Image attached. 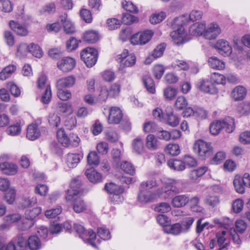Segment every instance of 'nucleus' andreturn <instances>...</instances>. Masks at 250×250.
<instances>
[{
	"mask_svg": "<svg viewBox=\"0 0 250 250\" xmlns=\"http://www.w3.org/2000/svg\"><path fill=\"white\" fill-rule=\"evenodd\" d=\"M108 96H109L108 94V90L105 87H102L100 94L96 98L97 104H103L107 100Z\"/></svg>",
	"mask_w": 250,
	"mask_h": 250,
	"instance_id": "6e6d98bb",
	"label": "nucleus"
},
{
	"mask_svg": "<svg viewBox=\"0 0 250 250\" xmlns=\"http://www.w3.org/2000/svg\"><path fill=\"white\" fill-rule=\"evenodd\" d=\"M165 231L167 233L178 235L183 232L182 227L180 223H175L171 226L166 227Z\"/></svg>",
	"mask_w": 250,
	"mask_h": 250,
	"instance_id": "72a5a7b5",
	"label": "nucleus"
},
{
	"mask_svg": "<svg viewBox=\"0 0 250 250\" xmlns=\"http://www.w3.org/2000/svg\"><path fill=\"white\" fill-rule=\"evenodd\" d=\"M187 23V16H180L173 20L172 27L175 30L171 32L170 37L174 44L179 45L187 42V34L185 31L184 27Z\"/></svg>",
	"mask_w": 250,
	"mask_h": 250,
	"instance_id": "f257e3e1",
	"label": "nucleus"
},
{
	"mask_svg": "<svg viewBox=\"0 0 250 250\" xmlns=\"http://www.w3.org/2000/svg\"><path fill=\"white\" fill-rule=\"evenodd\" d=\"M28 247L30 250H39L42 247L40 239L36 235H32L27 239Z\"/></svg>",
	"mask_w": 250,
	"mask_h": 250,
	"instance_id": "c85d7f7f",
	"label": "nucleus"
},
{
	"mask_svg": "<svg viewBox=\"0 0 250 250\" xmlns=\"http://www.w3.org/2000/svg\"><path fill=\"white\" fill-rule=\"evenodd\" d=\"M48 120L50 125L53 127H58L61 123L60 117L55 113H50Z\"/></svg>",
	"mask_w": 250,
	"mask_h": 250,
	"instance_id": "603ef678",
	"label": "nucleus"
},
{
	"mask_svg": "<svg viewBox=\"0 0 250 250\" xmlns=\"http://www.w3.org/2000/svg\"><path fill=\"white\" fill-rule=\"evenodd\" d=\"M143 82L147 91L151 94L155 92V83L152 78L149 75H145L143 77Z\"/></svg>",
	"mask_w": 250,
	"mask_h": 250,
	"instance_id": "7c9ffc66",
	"label": "nucleus"
},
{
	"mask_svg": "<svg viewBox=\"0 0 250 250\" xmlns=\"http://www.w3.org/2000/svg\"><path fill=\"white\" fill-rule=\"evenodd\" d=\"M133 151L137 154H141L144 152V146L142 139L138 137L132 143Z\"/></svg>",
	"mask_w": 250,
	"mask_h": 250,
	"instance_id": "c756f323",
	"label": "nucleus"
},
{
	"mask_svg": "<svg viewBox=\"0 0 250 250\" xmlns=\"http://www.w3.org/2000/svg\"><path fill=\"white\" fill-rule=\"evenodd\" d=\"M158 186L156 180L154 179L148 180L146 181L142 182L140 186L141 189L149 190L156 187Z\"/></svg>",
	"mask_w": 250,
	"mask_h": 250,
	"instance_id": "8fccbe9b",
	"label": "nucleus"
},
{
	"mask_svg": "<svg viewBox=\"0 0 250 250\" xmlns=\"http://www.w3.org/2000/svg\"><path fill=\"white\" fill-rule=\"evenodd\" d=\"M37 203V200L35 197H25L22 200L21 205L24 208H29L34 206Z\"/></svg>",
	"mask_w": 250,
	"mask_h": 250,
	"instance_id": "e2e57ef3",
	"label": "nucleus"
},
{
	"mask_svg": "<svg viewBox=\"0 0 250 250\" xmlns=\"http://www.w3.org/2000/svg\"><path fill=\"white\" fill-rule=\"evenodd\" d=\"M104 188L108 193L113 194L116 197L124 193L125 191L122 186L117 185L113 183L106 184Z\"/></svg>",
	"mask_w": 250,
	"mask_h": 250,
	"instance_id": "412c9836",
	"label": "nucleus"
},
{
	"mask_svg": "<svg viewBox=\"0 0 250 250\" xmlns=\"http://www.w3.org/2000/svg\"><path fill=\"white\" fill-rule=\"evenodd\" d=\"M139 19L137 17L129 13H124L122 16V22L126 25H130L133 23L138 22Z\"/></svg>",
	"mask_w": 250,
	"mask_h": 250,
	"instance_id": "49530a36",
	"label": "nucleus"
},
{
	"mask_svg": "<svg viewBox=\"0 0 250 250\" xmlns=\"http://www.w3.org/2000/svg\"><path fill=\"white\" fill-rule=\"evenodd\" d=\"M7 87L14 97H17L21 95V92L20 88L14 83L12 82L8 83L7 84Z\"/></svg>",
	"mask_w": 250,
	"mask_h": 250,
	"instance_id": "bf43d9fd",
	"label": "nucleus"
},
{
	"mask_svg": "<svg viewBox=\"0 0 250 250\" xmlns=\"http://www.w3.org/2000/svg\"><path fill=\"white\" fill-rule=\"evenodd\" d=\"M83 157L79 154L68 153L66 157L65 163L70 168L75 167Z\"/></svg>",
	"mask_w": 250,
	"mask_h": 250,
	"instance_id": "f3484780",
	"label": "nucleus"
},
{
	"mask_svg": "<svg viewBox=\"0 0 250 250\" xmlns=\"http://www.w3.org/2000/svg\"><path fill=\"white\" fill-rule=\"evenodd\" d=\"M16 250H27L28 245L27 238L22 235H19L12 240Z\"/></svg>",
	"mask_w": 250,
	"mask_h": 250,
	"instance_id": "6ab92c4d",
	"label": "nucleus"
},
{
	"mask_svg": "<svg viewBox=\"0 0 250 250\" xmlns=\"http://www.w3.org/2000/svg\"><path fill=\"white\" fill-rule=\"evenodd\" d=\"M69 202L73 203V208L76 213H80L86 209V206L83 200L79 196L75 197Z\"/></svg>",
	"mask_w": 250,
	"mask_h": 250,
	"instance_id": "5701e85b",
	"label": "nucleus"
},
{
	"mask_svg": "<svg viewBox=\"0 0 250 250\" xmlns=\"http://www.w3.org/2000/svg\"><path fill=\"white\" fill-rule=\"evenodd\" d=\"M177 94V90L174 87L168 86L164 90V96L167 100H173Z\"/></svg>",
	"mask_w": 250,
	"mask_h": 250,
	"instance_id": "79ce46f5",
	"label": "nucleus"
},
{
	"mask_svg": "<svg viewBox=\"0 0 250 250\" xmlns=\"http://www.w3.org/2000/svg\"><path fill=\"white\" fill-rule=\"evenodd\" d=\"M233 185L236 191L239 193L243 194L245 192V187L243 186L242 181V177L236 175L233 180Z\"/></svg>",
	"mask_w": 250,
	"mask_h": 250,
	"instance_id": "e433bc0d",
	"label": "nucleus"
},
{
	"mask_svg": "<svg viewBox=\"0 0 250 250\" xmlns=\"http://www.w3.org/2000/svg\"><path fill=\"white\" fill-rule=\"evenodd\" d=\"M168 166L175 170L182 171L185 169L186 166L184 161L177 159H171L167 161Z\"/></svg>",
	"mask_w": 250,
	"mask_h": 250,
	"instance_id": "2f4dec72",
	"label": "nucleus"
},
{
	"mask_svg": "<svg viewBox=\"0 0 250 250\" xmlns=\"http://www.w3.org/2000/svg\"><path fill=\"white\" fill-rule=\"evenodd\" d=\"M194 151L202 159L209 157L212 154L213 148L210 143L203 140H198L194 144Z\"/></svg>",
	"mask_w": 250,
	"mask_h": 250,
	"instance_id": "39448f33",
	"label": "nucleus"
},
{
	"mask_svg": "<svg viewBox=\"0 0 250 250\" xmlns=\"http://www.w3.org/2000/svg\"><path fill=\"white\" fill-rule=\"evenodd\" d=\"M188 105V102L185 97L180 96L177 97L174 104V106L177 110H183Z\"/></svg>",
	"mask_w": 250,
	"mask_h": 250,
	"instance_id": "4c0bfd02",
	"label": "nucleus"
},
{
	"mask_svg": "<svg viewBox=\"0 0 250 250\" xmlns=\"http://www.w3.org/2000/svg\"><path fill=\"white\" fill-rule=\"evenodd\" d=\"M221 33V29L216 23H210L205 30L204 33V37L208 40L215 39Z\"/></svg>",
	"mask_w": 250,
	"mask_h": 250,
	"instance_id": "f8f14e48",
	"label": "nucleus"
},
{
	"mask_svg": "<svg viewBox=\"0 0 250 250\" xmlns=\"http://www.w3.org/2000/svg\"><path fill=\"white\" fill-rule=\"evenodd\" d=\"M41 132L37 124H31L27 128L26 137L30 140H35L38 138Z\"/></svg>",
	"mask_w": 250,
	"mask_h": 250,
	"instance_id": "aec40b11",
	"label": "nucleus"
},
{
	"mask_svg": "<svg viewBox=\"0 0 250 250\" xmlns=\"http://www.w3.org/2000/svg\"><path fill=\"white\" fill-rule=\"evenodd\" d=\"M41 212L42 208L40 207L26 209L25 212V218L32 221V220L39 215Z\"/></svg>",
	"mask_w": 250,
	"mask_h": 250,
	"instance_id": "c9c22d12",
	"label": "nucleus"
},
{
	"mask_svg": "<svg viewBox=\"0 0 250 250\" xmlns=\"http://www.w3.org/2000/svg\"><path fill=\"white\" fill-rule=\"evenodd\" d=\"M83 39L86 42L93 43L99 40V34L95 30H87L83 34Z\"/></svg>",
	"mask_w": 250,
	"mask_h": 250,
	"instance_id": "cd10ccee",
	"label": "nucleus"
},
{
	"mask_svg": "<svg viewBox=\"0 0 250 250\" xmlns=\"http://www.w3.org/2000/svg\"><path fill=\"white\" fill-rule=\"evenodd\" d=\"M0 169L3 173L7 175H14L18 171V167L16 164L8 162L0 164Z\"/></svg>",
	"mask_w": 250,
	"mask_h": 250,
	"instance_id": "dca6fc26",
	"label": "nucleus"
},
{
	"mask_svg": "<svg viewBox=\"0 0 250 250\" xmlns=\"http://www.w3.org/2000/svg\"><path fill=\"white\" fill-rule=\"evenodd\" d=\"M16 69V66L14 65H9L5 67L0 73V79L5 80L9 78Z\"/></svg>",
	"mask_w": 250,
	"mask_h": 250,
	"instance_id": "f704fd0d",
	"label": "nucleus"
},
{
	"mask_svg": "<svg viewBox=\"0 0 250 250\" xmlns=\"http://www.w3.org/2000/svg\"><path fill=\"white\" fill-rule=\"evenodd\" d=\"M82 182L77 178H75L72 180L70 184V188L68 189L66 192L65 200L67 202L78 196L82 192Z\"/></svg>",
	"mask_w": 250,
	"mask_h": 250,
	"instance_id": "6e6552de",
	"label": "nucleus"
},
{
	"mask_svg": "<svg viewBox=\"0 0 250 250\" xmlns=\"http://www.w3.org/2000/svg\"><path fill=\"white\" fill-rule=\"evenodd\" d=\"M78 41L74 37H71L66 42V48L69 51L75 50L78 46Z\"/></svg>",
	"mask_w": 250,
	"mask_h": 250,
	"instance_id": "774afa93",
	"label": "nucleus"
},
{
	"mask_svg": "<svg viewBox=\"0 0 250 250\" xmlns=\"http://www.w3.org/2000/svg\"><path fill=\"white\" fill-rule=\"evenodd\" d=\"M87 163L91 166H98L100 163L99 157L95 151L90 152L87 156Z\"/></svg>",
	"mask_w": 250,
	"mask_h": 250,
	"instance_id": "09e8293b",
	"label": "nucleus"
},
{
	"mask_svg": "<svg viewBox=\"0 0 250 250\" xmlns=\"http://www.w3.org/2000/svg\"><path fill=\"white\" fill-rule=\"evenodd\" d=\"M180 192L179 182L175 180H170L158 189V193L161 195V197L165 199L171 198Z\"/></svg>",
	"mask_w": 250,
	"mask_h": 250,
	"instance_id": "7ed1b4c3",
	"label": "nucleus"
},
{
	"mask_svg": "<svg viewBox=\"0 0 250 250\" xmlns=\"http://www.w3.org/2000/svg\"><path fill=\"white\" fill-rule=\"evenodd\" d=\"M75 78L72 76L61 79L57 81V89L71 87L75 84Z\"/></svg>",
	"mask_w": 250,
	"mask_h": 250,
	"instance_id": "4be33fe9",
	"label": "nucleus"
},
{
	"mask_svg": "<svg viewBox=\"0 0 250 250\" xmlns=\"http://www.w3.org/2000/svg\"><path fill=\"white\" fill-rule=\"evenodd\" d=\"M211 82L213 83L225 84L226 82V77L221 74L214 72L211 74L210 75Z\"/></svg>",
	"mask_w": 250,
	"mask_h": 250,
	"instance_id": "58836bf2",
	"label": "nucleus"
},
{
	"mask_svg": "<svg viewBox=\"0 0 250 250\" xmlns=\"http://www.w3.org/2000/svg\"><path fill=\"white\" fill-rule=\"evenodd\" d=\"M98 55L97 50L92 47H86L81 53V59L88 67H91L96 64Z\"/></svg>",
	"mask_w": 250,
	"mask_h": 250,
	"instance_id": "423d86ee",
	"label": "nucleus"
},
{
	"mask_svg": "<svg viewBox=\"0 0 250 250\" xmlns=\"http://www.w3.org/2000/svg\"><path fill=\"white\" fill-rule=\"evenodd\" d=\"M165 152L172 156H176L180 154V149L178 145L176 144H168L165 148Z\"/></svg>",
	"mask_w": 250,
	"mask_h": 250,
	"instance_id": "a18cd8bd",
	"label": "nucleus"
},
{
	"mask_svg": "<svg viewBox=\"0 0 250 250\" xmlns=\"http://www.w3.org/2000/svg\"><path fill=\"white\" fill-rule=\"evenodd\" d=\"M62 211V208L61 206H58L55 208L47 210L45 211V215L48 218H55L59 215Z\"/></svg>",
	"mask_w": 250,
	"mask_h": 250,
	"instance_id": "4d7b16f0",
	"label": "nucleus"
},
{
	"mask_svg": "<svg viewBox=\"0 0 250 250\" xmlns=\"http://www.w3.org/2000/svg\"><path fill=\"white\" fill-rule=\"evenodd\" d=\"M76 65L75 60L71 57H64L57 62L58 68L63 72H68L74 69Z\"/></svg>",
	"mask_w": 250,
	"mask_h": 250,
	"instance_id": "9d476101",
	"label": "nucleus"
},
{
	"mask_svg": "<svg viewBox=\"0 0 250 250\" xmlns=\"http://www.w3.org/2000/svg\"><path fill=\"white\" fill-rule=\"evenodd\" d=\"M205 27L206 25L204 23L196 22L190 26L189 32L190 34L194 36L204 35Z\"/></svg>",
	"mask_w": 250,
	"mask_h": 250,
	"instance_id": "bb28decb",
	"label": "nucleus"
},
{
	"mask_svg": "<svg viewBox=\"0 0 250 250\" xmlns=\"http://www.w3.org/2000/svg\"><path fill=\"white\" fill-rule=\"evenodd\" d=\"M219 199L217 196L216 195H208L205 200L206 204L214 207L217 205L219 203Z\"/></svg>",
	"mask_w": 250,
	"mask_h": 250,
	"instance_id": "0e129e2a",
	"label": "nucleus"
},
{
	"mask_svg": "<svg viewBox=\"0 0 250 250\" xmlns=\"http://www.w3.org/2000/svg\"><path fill=\"white\" fill-rule=\"evenodd\" d=\"M61 21L63 24L64 30L67 34H73L75 32V28L70 21L65 17L61 19Z\"/></svg>",
	"mask_w": 250,
	"mask_h": 250,
	"instance_id": "ea45409f",
	"label": "nucleus"
},
{
	"mask_svg": "<svg viewBox=\"0 0 250 250\" xmlns=\"http://www.w3.org/2000/svg\"><path fill=\"white\" fill-rule=\"evenodd\" d=\"M171 210V207L169 203H162L157 205L155 207V210L157 212L164 213L169 211Z\"/></svg>",
	"mask_w": 250,
	"mask_h": 250,
	"instance_id": "052dcab7",
	"label": "nucleus"
},
{
	"mask_svg": "<svg viewBox=\"0 0 250 250\" xmlns=\"http://www.w3.org/2000/svg\"><path fill=\"white\" fill-rule=\"evenodd\" d=\"M128 51L124 49L123 53L120 55L121 59L120 62L122 65L129 67L133 65L136 62V57L134 54H128Z\"/></svg>",
	"mask_w": 250,
	"mask_h": 250,
	"instance_id": "4468645a",
	"label": "nucleus"
},
{
	"mask_svg": "<svg viewBox=\"0 0 250 250\" xmlns=\"http://www.w3.org/2000/svg\"><path fill=\"white\" fill-rule=\"evenodd\" d=\"M9 25L10 28L19 36H26L28 34V31L26 26L17 22L11 21L9 22Z\"/></svg>",
	"mask_w": 250,
	"mask_h": 250,
	"instance_id": "a211bd4d",
	"label": "nucleus"
},
{
	"mask_svg": "<svg viewBox=\"0 0 250 250\" xmlns=\"http://www.w3.org/2000/svg\"><path fill=\"white\" fill-rule=\"evenodd\" d=\"M85 174L90 182L97 183L102 181V174L93 168L87 169Z\"/></svg>",
	"mask_w": 250,
	"mask_h": 250,
	"instance_id": "393cba45",
	"label": "nucleus"
},
{
	"mask_svg": "<svg viewBox=\"0 0 250 250\" xmlns=\"http://www.w3.org/2000/svg\"><path fill=\"white\" fill-rule=\"evenodd\" d=\"M146 146L150 149L155 150L158 147V141L154 135L149 134L146 138Z\"/></svg>",
	"mask_w": 250,
	"mask_h": 250,
	"instance_id": "a19ab883",
	"label": "nucleus"
},
{
	"mask_svg": "<svg viewBox=\"0 0 250 250\" xmlns=\"http://www.w3.org/2000/svg\"><path fill=\"white\" fill-rule=\"evenodd\" d=\"M222 129H225L227 133L232 132L234 129V120L229 117L223 121L214 122L210 125V132L214 135L218 134Z\"/></svg>",
	"mask_w": 250,
	"mask_h": 250,
	"instance_id": "f03ea898",
	"label": "nucleus"
},
{
	"mask_svg": "<svg viewBox=\"0 0 250 250\" xmlns=\"http://www.w3.org/2000/svg\"><path fill=\"white\" fill-rule=\"evenodd\" d=\"M159 197H161V195L158 193V189L156 191L153 192L149 190L141 189L138 193V200L144 203L154 202Z\"/></svg>",
	"mask_w": 250,
	"mask_h": 250,
	"instance_id": "1a4fd4ad",
	"label": "nucleus"
},
{
	"mask_svg": "<svg viewBox=\"0 0 250 250\" xmlns=\"http://www.w3.org/2000/svg\"><path fill=\"white\" fill-rule=\"evenodd\" d=\"M16 196V190L10 188L5 193V200L9 204H12L15 201Z\"/></svg>",
	"mask_w": 250,
	"mask_h": 250,
	"instance_id": "680f3d73",
	"label": "nucleus"
},
{
	"mask_svg": "<svg viewBox=\"0 0 250 250\" xmlns=\"http://www.w3.org/2000/svg\"><path fill=\"white\" fill-rule=\"evenodd\" d=\"M73 229L79 234V237L81 238L85 242H87L93 247L96 245L94 243L96 235L95 233L91 229L85 230L84 227L79 224L74 223L73 227Z\"/></svg>",
	"mask_w": 250,
	"mask_h": 250,
	"instance_id": "20e7f679",
	"label": "nucleus"
},
{
	"mask_svg": "<svg viewBox=\"0 0 250 250\" xmlns=\"http://www.w3.org/2000/svg\"><path fill=\"white\" fill-rule=\"evenodd\" d=\"M166 44L165 43H162L158 45L154 49L152 53V56L154 58L157 59L161 57L166 49Z\"/></svg>",
	"mask_w": 250,
	"mask_h": 250,
	"instance_id": "864d4df0",
	"label": "nucleus"
},
{
	"mask_svg": "<svg viewBox=\"0 0 250 250\" xmlns=\"http://www.w3.org/2000/svg\"><path fill=\"white\" fill-rule=\"evenodd\" d=\"M208 63L209 66L213 69L221 70L224 69L225 67L224 62L216 57L209 58Z\"/></svg>",
	"mask_w": 250,
	"mask_h": 250,
	"instance_id": "473e14b6",
	"label": "nucleus"
},
{
	"mask_svg": "<svg viewBox=\"0 0 250 250\" xmlns=\"http://www.w3.org/2000/svg\"><path fill=\"white\" fill-rule=\"evenodd\" d=\"M6 132L8 134L11 136L18 135L21 132V126L18 123L11 125L8 127Z\"/></svg>",
	"mask_w": 250,
	"mask_h": 250,
	"instance_id": "5fc2aeb1",
	"label": "nucleus"
},
{
	"mask_svg": "<svg viewBox=\"0 0 250 250\" xmlns=\"http://www.w3.org/2000/svg\"><path fill=\"white\" fill-rule=\"evenodd\" d=\"M216 48L218 52L223 56H228L232 53V48L229 42L224 40H220L217 41Z\"/></svg>",
	"mask_w": 250,
	"mask_h": 250,
	"instance_id": "2eb2a0df",
	"label": "nucleus"
},
{
	"mask_svg": "<svg viewBox=\"0 0 250 250\" xmlns=\"http://www.w3.org/2000/svg\"><path fill=\"white\" fill-rule=\"evenodd\" d=\"M247 94L246 89L242 86H237L233 89L231 92V96L234 101L243 100Z\"/></svg>",
	"mask_w": 250,
	"mask_h": 250,
	"instance_id": "a878e982",
	"label": "nucleus"
},
{
	"mask_svg": "<svg viewBox=\"0 0 250 250\" xmlns=\"http://www.w3.org/2000/svg\"><path fill=\"white\" fill-rule=\"evenodd\" d=\"M29 45H27L26 43H21L20 44L18 48L17 55L21 57H24L26 55L28 51Z\"/></svg>",
	"mask_w": 250,
	"mask_h": 250,
	"instance_id": "69168bd1",
	"label": "nucleus"
},
{
	"mask_svg": "<svg viewBox=\"0 0 250 250\" xmlns=\"http://www.w3.org/2000/svg\"><path fill=\"white\" fill-rule=\"evenodd\" d=\"M189 201V197L187 195H178L173 198L171 204L175 208L184 207Z\"/></svg>",
	"mask_w": 250,
	"mask_h": 250,
	"instance_id": "b1692460",
	"label": "nucleus"
},
{
	"mask_svg": "<svg viewBox=\"0 0 250 250\" xmlns=\"http://www.w3.org/2000/svg\"><path fill=\"white\" fill-rule=\"evenodd\" d=\"M167 122L169 125L175 127L178 125L179 120L178 117L173 114V112L170 111L169 113L166 114Z\"/></svg>",
	"mask_w": 250,
	"mask_h": 250,
	"instance_id": "37998d69",
	"label": "nucleus"
},
{
	"mask_svg": "<svg viewBox=\"0 0 250 250\" xmlns=\"http://www.w3.org/2000/svg\"><path fill=\"white\" fill-rule=\"evenodd\" d=\"M154 34L151 30H146L134 34L130 39V42L134 45H144L148 42Z\"/></svg>",
	"mask_w": 250,
	"mask_h": 250,
	"instance_id": "0eeeda50",
	"label": "nucleus"
},
{
	"mask_svg": "<svg viewBox=\"0 0 250 250\" xmlns=\"http://www.w3.org/2000/svg\"><path fill=\"white\" fill-rule=\"evenodd\" d=\"M121 168L125 173L131 175L135 173L134 167L129 162L124 161L121 164Z\"/></svg>",
	"mask_w": 250,
	"mask_h": 250,
	"instance_id": "de8ad7c7",
	"label": "nucleus"
},
{
	"mask_svg": "<svg viewBox=\"0 0 250 250\" xmlns=\"http://www.w3.org/2000/svg\"><path fill=\"white\" fill-rule=\"evenodd\" d=\"M98 235L104 240L110 239L111 236L109 230L103 228H99L97 229Z\"/></svg>",
	"mask_w": 250,
	"mask_h": 250,
	"instance_id": "338daca9",
	"label": "nucleus"
},
{
	"mask_svg": "<svg viewBox=\"0 0 250 250\" xmlns=\"http://www.w3.org/2000/svg\"><path fill=\"white\" fill-rule=\"evenodd\" d=\"M197 88L204 92L211 94L218 93V89L213 83L207 80L203 79L199 81L196 84Z\"/></svg>",
	"mask_w": 250,
	"mask_h": 250,
	"instance_id": "9b49d317",
	"label": "nucleus"
},
{
	"mask_svg": "<svg viewBox=\"0 0 250 250\" xmlns=\"http://www.w3.org/2000/svg\"><path fill=\"white\" fill-rule=\"evenodd\" d=\"M122 5L126 11L133 13H138L139 10L137 7L131 1H123L122 2Z\"/></svg>",
	"mask_w": 250,
	"mask_h": 250,
	"instance_id": "13d9d810",
	"label": "nucleus"
},
{
	"mask_svg": "<svg viewBox=\"0 0 250 250\" xmlns=\"http://www.w3.org/2000/svg\"><path fill=\"white\" fill-rule=\"evenodd\" d=\"M166 17V13L165 12H161L159 13L155 14L151 16L149 21L152 24H157L163 21Z\"/></svg>",
	"mask_w": 250,
	"mask_h": 250,
	"instance_id": "3c124183",
	"label": "nucleus"
},
{
	"mask_svg": "<svg viewBox=\"0 0 250 250\" xmlns=\"http://www.w3.org/2000/svg\"><path fill=\"white\" fill-rule=\"evenodd\" d=\"M28 51L34 56L39 58H41L43 54V52L41 47L38 45L33 43L29 45Z\"/></svg>",
	"mask_w": 250,
	"mask_h": 250,
	"instance_id": "c03bdc74",
	"label": "nucleus"
},
{
	"mask_svg": "<svg viewBox=\"0 0 250 250\" xmlns=\"http://www.w3.org/2000/svg\"><path fill=\"white\" fill-rule=\"evenodd\" d=\"M123 113L121 109L117 107H112L109 110L108 122L112 124H118L123 119Z\"/></svg>",
	"mask_w": 250,
	"mask_h": 250,
	"instance_id": "ddd939ff",
	"label": "nucleus"
}]
</instances>
